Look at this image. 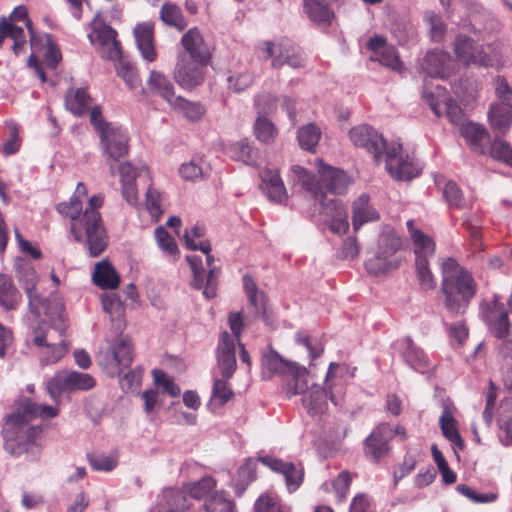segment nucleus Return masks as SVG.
<instances>
[{"label":"nucleus","instance_id":"nucleus-1","mask_svg":"<svg viewBox=\"0 0 512 512\" xmlns=\"http://www.w3.org/2000/svg\"><path fill=\"white\" fill-rule=\"evenodd\" d=\"M268 368L284 377L283 389L291 398L302 395V405L311 415L323 413L327 408L329 399L334 405H338L344 394L345 375L347 366L331 362L326 373L323 387L317 384H309V372L304 366L283 359L278 354L267 358Z\"/></svg>","mask_w":512,"mask_h":512},{"label":"nucleus","instance_id":"nucleus-2","mask_svg":"<svg viewBox=\"0 0 512 512\" xmlns=\"http://www.w3.org/2000/svg\"><path fill=\"white\" fill-rule=\"evenodd\" d=\"M292 180L314 199V213L317 222L323 223L336 234H345L349 229L348 213L346 208L334 198H328L326 191L332 194H342L348 184L349 177L340 169L328 166L321 160L318 161V172L323 184L316 180L315 175L299 165L291 168Z\"/></svg>","mask_w":512,"mask_h":512},{"label":"nucleus","instance_id":"nucleus-3","mask_svg":"<svg viewBox=\"0 0 512 512\" xmlns=\"http://www.w3.org/2000/svg\"><path fill=\"white\" fill-rule=\"evenodd\" d=\"M86 186L79 182L74 194L67 202L59 203V214L70 219V234L75 242L85 245L92 257L102 254L108 245V235L99 209L104 199L101 194L89 198L85 209L83 200L87 197Z\"/></svg>","mask_w":512,"mask_h":512},{"label":"nucleus","instance_id":"nucleus-4","mask_svg":"<svg viewBox=\"0 0 512 512\" xmlns=\"http://www.w3.org/2000/svg\"><path fill=\"white\" fill-rule=\"evenodd\" d=\"M57 415V407L31 400L23 401L16 412L6 417L2 431L4 449L12 456L22 455L41 433L40 427L30 425V420L38 416L53 418Z\"/></svg>","mask_w":512,"mask_h":512},{"label":"nucleus","instance_id":"nucleus-5","mask_svg":"<svg viewBox=\"0 0 512 512\" xmlns=\"http://www.w3.org/2000/svg\"><path fill=\"white\" fill-rule=\"evenodd\" d=\"M204 234L205 228L202 225L196 224L186 230L184 234V242L186 248L190 250H200L205 256L208 272L205 271L203 267V260L200 256L188 255L186 260L193 272V287L203 290V295L207 299H211L217 294L220 271L213 265L214 258L210 254L211 246L208 241L202 239Z\"/></svg>","mask_w":512,"mask_h":512},{"label":"nucleus","instance_id":"nucleus-6","mask_svg":"<svg viewBox=\"0 0 512 512\" xmlns=\"http://www.w3.org/2000/svg\"><path fill=\"white\" fill-rule=\"evenodd\" d=\"M441 269L446 308L453 313L463 312L476 294V283L472 275L453 258L443 260Z\"/></svg>","mask_w":512,"mask_h":512},{"label":"nucleus","instance_id":"nucleus-7","mask_svg":"<svg viewBox=\"0 0 512 512\" xmlns=\"http://www.w3.org/2000/svg\"><path fill=\"white\" fill-rule=\"evenodd\" d=\"M90 122L100 138V144L111 173L114 174L115 162L128 152V134L120 125L104 121L101 109L95 106L90 111Z\"/></svg>","mask_w":512,"mask_h":512},{"label":"nucleus","instance_id":"nucleus-8","mask_svg":"<svg viewBox=\"0 0 512 512\" xmlns=\"http://www.w3.org/2000/svg\"><path fill=\"white\" fill-rule=\"evenodd\" d=\"M15 267L17 278L28 297L30 311L35 314L36 317H41L42 314L47 316L50 322L59 319L61 324L58 325L57 328L62 330L65 327L62 315L63 304L57 302L55 306L56 310L52 312L51 303L42 301L37 290L38 274L29 261L19 257L15 261Z\"/></svg>","mask_w":512,"mask_h":512},{"label":"nucleus","instance_id":"nucleus-9","mask_svg":"<svg viewBox=\"0 0 512 512\" xmlns=\"http://www.w3.org/2000/svg\"><path fill=\"white\" fill-rule=\"evenodd\" d=\"M401 248L402 240L394 231L381 233L374 256L365 262L366 271L370 275L381 276L396 269L401 262L397 254Z\"/></svg>","mask_w":512,"mask_h":512},{"label":"nucleus","instance_id":"nucleus-10","mask_svg":"<svg viewBox=\"0 0 512 512\" xmlns=\"http://www.w3.org/2000/svg\"><path fill=\"white\" fill-rule=\"evenodd\" d=\"M406 225L415 246V268L419 285L423 290L433 289L436 282L428 266V257L434 254L435 243L431 237L416 228L414 220H408Z\"/></svg>","mask_w":512,"mask_h":512},{"label":"nucleus","instance_id":"nucleus-11","mask_svg":"<svg viewBox=\"0 0 512 512\" xmlns=\"http://www.w3.org/2000/svg\"><path fill=\"white\" fill-rule=\"evenodd\" d=\"M228 322L233 335L223 332L217 347L218 367L225 378H231L236 369L235 346L244 326L240 312L230 313Z\"/></svg>","mask_w":512,"mask_h":512},{"label":"nucleus","instance_id":"nucleus-12","mask_svg":"<svg viewBox=\"0 0 512 512\" xmlns=\"http://www.w3.org/2000/svg\"><path fill=\"white\" fill-rule=\"evenodd\" d=\"M53 340L51 327L46 321H42L33 328L30 342L37 349L42 365L54 364L68 352L69 343L65 339H61L59 343H55Z\"/></svg>","mask_w":512,"mask_h":512},{"label":"nucleus","instance_id":"nucleus-13","mask_svg":"<svg viewBox=\"0 0 512 512\" xmlns=\"http://www.w3.org/2000/svg\"><path fill=\"white\" fill-rule=\"evenodd\" d=\"M96 384L95 379L88 373L78 371H59L46 384L51 398L58 401L64 392L87 391Z\"/></svg>","mask_w":512,"mask_h":512},{"label":"nucleus","instance_id":"nucleus-14","mask_svg":"<svg viewBox=\"0 0 512 512\" xmlns=\"http://www.w3.org/2000/svg\"><path fill=\"white\" fill-rule=\"evenodd\" d=\"M423 98L437 117H441L445 112L449 121L456 126L461 127L463 123L467 122L463 110L456 101L447 95L445 88L437 85L435 91H431L429 83L425 80Z\"/></svg>","mask_w":512,"mask_h":512},{"label":"nucleus","instance_id":"nucleus-15","mask_svg":"<svg viewBox=\"0 0 512 512\" xmlns=\"http://www.w3.org/2000/svg\"><path fill=\"white\" fill-rule=\"evenodd\" d=\"M348 137L355 147L364 149L371 154L377 165L383 160L386 149L390 145L379 131L368 124L352 127L348 132Z\"/></svg>","mask_w":512,"mask_h":512},{"label":"nucleus","instance_id":"nucleus-16","mask_svg":"<svg viewBox=\"0 0 512 512\" xmlns=\"http://www.w3.org/2000/svg\"><path fill=\"white\" fill-rule=\"evenodd\" d=\"M384 157L386 170L396 180H410L421 172V167L413 158L403 156L400 143H390Z\"/></svg>","mask_w":512,"mask_h":512},{"label":"nucleus","instance_id":"nucleus-17","mask_svg":"<svg viewBox=\"0 0 512 512\" xmlns=\"http://www.w3.org/2000/svg\"><path fill=\"white\" fill-rule=\"evenodd\" d=\"M261 50L265 58H273L272 66L274 68L281 67L285 64L292 68L302 67L304 65V57L301 50L290 40H281L277 43L264 42Z\"/></svg>","mask_w":512,"mask_h":512},{"label":"nucleus","instance_id":"nucleus-18","mask_svg":"<svg viewBox=\"0 0 512 512\" xmlns=\"http://www.w3.org/2000/svg\"><path fill=\"white\" fill-rule=\"evenodd\" d=\"M209 62L189 58L178 54L173 76L177 84L184 89H193L205 80V70Z\"/></svg>","mask_w":512,"mask_h":512},{"label":"nucleus","instance_id":"nucleus-19","mask_svg":"<svg viewBox=\"0 0 512 512\" xmlns=\"http://www.w3.org/2000/svg\"><path fill=\"white\" fill-rule=\"evenodd\" d=\"M88 37L91 44L97 47L102 58L109 60H118L120 58V43L116 40V31L110 26L95 19L92 22V30Z\"/></svg>","mask_w":512,"mask_h":512},{"label":"nucleus","instance_id":"nucleus-20","mask_svg":"<svg viewBox=\"0 0 512 512\" xmlns=\"http://www.w3.org/2000/svg\"><path fill=\"white\" fill-rule=\"evenodd\" d=\"M120 174L121 194L123 199L131 206L139 204L136 179L150 180V171L145 165L133 166L130 163H121L118 166Z\"/></svg>","mask_w":512,"mask_h":512},{"label":"nucleus","instance_id":"nucleus-21","mask_svg":"<svg viewBox=\"0 0 512 512\" xmlns=\"http://www.w3.org/2000/svg\"><path fill=\"white\" fill-rule=\"evenodd\" d=\"M133 360L130 340L125 336L116 338L109 352L100 359L101 364L109 375H120L121 366L128 367Z\"/></svg>","mask_w":512,"mask_h":512},{"label":"nucleus","instance_id":"nucleus-22","mask_svg":"<svg viewBox=\"0 0 512 512\" xmlns=\"http://www.w3.org/2000/svg\"><path fill=\"white\" fill-rule=\"evenodd\" d=\"M259 461L273 472L283 475L287 490L295 492L303 482L304 469L301 464L285 462L273 456H263Z\"/></svg>","mask_w":512,"mask_h":512},{"label":"nucleus","instance_id":"nucleus-23","mask_svg":"<svg viewBox=\"0 0 512 512\" xmlns=\"http://www.w3.org/2000/svg\"><path fill=\"white\" fill-rule=\"evenodd\" d=\"M454 61L445 51L431 50L421 62L423 72L430 78L446 79L454 72Z\"/></svg>","mask_w":512,"mask_h":512},{"label":"nucleus","instance_id":"nucleus-24","mask_svg":"<svg viewBox=\"0 0 512 512\" xmlns=\"http://www.w3.org/2000/svg\"><path fill=\"white\" fill-rule=\"evenodd\" d=\"M456 407L454 403L446 398L442 401V413L439 418V425L443 436L448 439L455 451L464 449V441L459 433L458 422L455 418Z\"/></svg>","mask_w":512,"mask_h":512},{"label":"nucleus","instance_id":"nucleus-25","mask_svg":"<svg viewBox=\"0 0 512 512\" xmlns=\"http://www.w3.org/2000/svg\"><path fill=\"white\" fill-rule=\"evenodd\" d=\"M393 438V429L385 423L374 428L365 440V454L374 461H379L389 451V441Z\"/></svg>","mask_w":512,"mask_h":512},{"label":"nucleus","instance_id":"nucleus-26","mask_svg":"<svg viewBox=\"0 0 512 512\" xmlns=\"http://www.w3.org/2000/svg\"><path fill=\"white\" fill-rule=\"evenodd\" d=\"M368 47L372 51L370 59L378 61L395 71H401L403 64L399 59L396 49L386 44L384 38L374 37L368 42Z\"/></svg>","mask_w":512,"mask_h":512},{"label":"nucleus","instance_id":"nucleus-27","mask_svg":"<svg viewBox=\"0 0 512 512\" xmlns=\"http://www.w3.org/2000/svg\"><path fill=\"white\" fill-rule=\"evenodd\" d=\"M181 44L184 52L189 58L196 59L201 62H210L211 55L209 47L197 28L189 29L181 38Z\"/></svg>","mask_w":512,"mask_h":512},{"label":"nucleus","instance_id":"nucleus-28","mask_svg":"<svg viewBox=\"0 0 512 512\" xmlns=\"http://www.w3.org/2000/svg\"><path fill=\"white\" fill-rule=\"evenodd\" d=\"M457 60L465 66H481L484 47L475 43L471 38L458 35L454 43Z\"/></svg>","mask_w":512,"mask_h":512},{"label":"nucleus","instance_id":"nucleus-29","mask_svg":"<svg viewBox=\"0 0 512 512\" xmlns=\"http://www.w3.org/2000/svg\"><path fill=\"white\" fill-rule=\"evenodd\" d=\"M512 61V48L500 41L493 42L484 48L480 67H491L497 70L508 67Z\"/></svg>","mask_w":512,"mask_h":512},{"label":"nucleus","instance_id":"nucleus-30","mask_svg":"<svg viewBox=\"0 0 512 512\" xmlns=\"http://www.w3.org/2000/svg\"><path fill=\"white\" fill-rule=\"evenodd\" d=\"M189 507L184 491L179 489H164L157 497L151 512H184Z\"/></svg>","mask_w":512,"mask_h":512},{"label":"nucleus","instance_id":"nucleus-31","mask_svg":"<svg viewBox=\"0 0 512 512\" xmlns=\"http://www.w3.org/2000/svg\"><path fill=\"white\" fill-rule=\"evenodd\" d=\"M260 178L262 189L271 201L283 203L287 199V192L278 170L265 168L260 172Z\"/></svg>","mask_w":512,"mask_h":512},{"label":"nucleus","instance_id":"nucleus-32","mask_svg":"<svg viewBox=\"0 0 512 512\" xmlns=\"http://www.w3.org/2000/svg\"><path fill=\"white\" fill-rule=\"evenodd\" d=\"M134 36L143 59L154 62L157 59V52L154 46L153 24L150 22L138 24L134 29Z\"/></svg>","mask_w":512,"mask_h":512},{"label":"nucleus","instance_id":"nucleus-33","mask_svg":"<svg viewBox=\"0 0 512 512\" xmlns=\"http://www.w3.org/2000/svg\"><path fill=\"white\" fill-rule=\"evenodd\" d=\"M485 321L490 331L499 339L504 338L509 332L508 313L502 305L494 302L485 312Z\"/></svg>","mask_w":512,"mask_h":512},{"label":"nucleus","instance_id":"nucleus-34","mask_svg":"<svg viewBox=\"0 0 512 512\" xmlns=\"http://www.w3.org/2000/svg\"><path fill=\"white\" fill-rule=\"evenodd\" d=\"M147 87L153 94L165 100L169 106L177 99L175 87L169 78L162 72L152 70L146 81Z\"/></svg>","mask_w":512,"mask_h":512},{"label":"nucleus","instance_id":"nucleus-35","mask_svg":"<svg viewBox=\"0 0 512 512\" xmlns=\"http://www.w3.org/2000/svg\"><path fill=\"white\" fill-rule=\"evenodd\" d=\"M460 133L473 151L479 154L485 153L486 143L489 141V134L483 126L467 121L460 127Z\"/></svg>","mask_w":512,"mask_h":512},{"label":"nucleus","instance_id":"nucleus-36","mask_svg":"<svg viewBox=\"0 0 512 512\" xmlns=\"http://www.w3.org/2000/svg\"><path fill=\"white\" fill-rule=\"evenodd\" d=\"M92 279L95 285L102 289H115L120 283V277L115 268L107 260L95 265Z\"/></svg>","mask_w":512,"mask_h":512},{"label":"nucleus","instance_id":"nucleus-37","mask_svg":"<svg viewBox=\"0 0 512 512\" xmlns=\"http://www.w3.org/2000/svg\"><path fill=\"white\" fill-rule=\"evenodd\" d=\"M402 344V357L412 369L424 373L430 368L427 355L410 338L404 339Z\"/></svg>","mask_w":512,"mask_h":512},{"label":"nucleus","instance_id":"nucleus-38","mask_svg":"<svg viewBox=\"0 0 512 512\" xmlns=\"http://www.w3.org/2000/svg\"><path fill=\"white\" fill-rule=\"evenodd\" d=\"M379 219V213L370 205L369 197L361 195L353 203V228L358 230L362 225L368 222H374Z\"/></svg>","mask_w":512,"mask_h":512},{"label":"nucleus","instance_id":"nucleus-39","mask_svg":"<svg viewBox=\"0 0 512 512\" xmlns=\"http://www.w3.org/2000/svg\"><path fill=\"white\" fill-rule=\"evenodd\" d=\"M488 121L491 128L501 134L506 133L512 124V110L503 104L493 103L488 112Z\"/></svg>","mask_w":512,"mask_h":512},{"label":"nucleus","instance_id":"nucleus-40","mask_svg":"<svg viewBox=\"0 0 512 512\" xmlns=\"http://www.w3.org/2000/svg\"><path fill=\"white\" fill-rule=\"evenodd\" d=\"M20 302L21 294L13 280L7 275L0 274V306L5 310H14Z\"/></svg>","mask_w":512,"mask_h":512},{"label":"nucleus","instance_id":"nucleus-41","mask_svg":"<svg viewBox=\"0 0 512 512\" xmlns=\"http://www.w3.org/2000/svg\"><path fill=\"white\" fill-rule=\"evenodd\" d=\"M91 101L85 88H71L65 96V106L74 115H82L87 112Z\"/></svg>","mask_w":512,"mask_h":512},{"label":"nucleus","instance_id":"nucleus-42","mask_svg":"<svg viewBox=\"0 0 512 512\" xmlns=\"http://www.w3.org/2000/svg\"><path fill=\"white\" fill-rule=\"evenodd\" d=\"M227 153L234 160L251 166L256 165L259 159V151L253 148L246 139L230 144Z\"/></svg>","mask_w":512,"mask_h":512},{"label":"nucleus","instance_id":"nucleus-43","mask_svg":"<svg viewBox=\"0 0 512 512\" xmlns=\"http://www.w3.org/2000/svg\"><path fill=\"white\" fill-rule=\"evenodd\" d=\"M256 466V460L249 458L239 467L237 476L232 481V486L238 496H241L249 483L255 479Z\"/></svg>","mask_w":512,"mask_h":512},{"label":"nucleus","instance_id":"nucleus-44","mask_svg":"<svg viewBox=\"0 0 512 512\" xmlns=\"http://www.w3.org/2000/svg\"><path fill=\"white\" fill-rule=\"evenodd\" d=\"M244 289L247 293L250 304L255 308L256 314L267 321L266 316V296L264 293L259 292L255 282L249 276L243 278Z\"/></svg>","mask_w":512,"mask_h":512},{"label":"nucleus","instance_id":"nucleus-45","mask_svg":"<svg viewBox=\"0 0 512 512\" xmlns=\"http://www.w3.org/2000/svg\"><path fill=\"white\" fill-rule=\"evenodd\" d=\"M170 107L193 122L199 121L206 112L199 102H191L181 96H178Z\"/></svg>","mask_w":512,"mask_h":512},{"label":"nucleus","instance_id":"nucleus-46","mask_svg":"<svg viewBox=\"0 0 512 512\" xmlns=\"http://www.w3.org/2000/svg\"><path fill=\"white\" fill-rule=\"evenodd\" d=\"M501 375L504 386L512 390V341H504L499 346Z\"/></svg>","mask_w":512,"mask_h":512},{"label":"nucleus","instance_id":"nucleus-47","mask_svg":"<svg viewBox=\"0 0 512 512\" xmlns=\"http://www.w3.org/2000/svg\"><path fill=\"white\" fill-rule=\"evenodd\" d=\"M304 10L311 21L319 24H329L333 17L330 8L319 0H304Z\"/></svg>","mask_w":512,"mask_h":512},{"label":"nucleus","instance_id":"nucleus-48","mask_svg":"<svg viewBox=\"0 0 512 512\" xmlns=\"http://www.w3.org/2000/svg\"><path fill=\"white\" fill-rule=\"evenodd\" d=\"M154 237L158 248L173 261L179 258V248L176 240L171 236L164 227L160 226L155 229Z\"/></svg>","mask_w":512,"mask_h":512},{"label":"nucleus","instance_id":"nucleus-49","mask_svg":"<svg viewBox=\"0 0 512 512\" xmlns=\"http://www.w3.org/2000/svg\"><path fill=\"white\" fill-rule=\"evenodd\" d=\"M161 20L177 30L182 31L187 27V22L181 12V9L175 4L165 3L160 10Z\"/></svg>","mask_w":512,"mask_h":512},{"label":"nucleus","instance_id":"nucleus-50","mask_svg":"<svg viewBox=\"0 0 512 512\" xmlns=\"http://www.w3.org/2000/svg\"><path fill=\"white\" fill-rule=\"evenodd\" d=\"M222 377L223 379L214 380L212 396L209 403L210 407L213 409L223 406L233 396V392L227 382L229 378H225L223 375Z\"/></svg>","mask_w":512,"mask_h":512},{"label":"nucleus","instance_id":"nucleus-51","mask_svg":"<svg viewBox=\"0 0 512 512\" xmlns=\"http://www.w3.org/2000/svg\"><path fill=\"white\" fill-rule=\"evenodd\" d=\"M352 477L350 473L343 471L331 482H325L322 488L326 492L334 491L339 502L346 499Z\"/></svg>","mask_w":512,"mask_h":512},{"label":"nucleus","instance_id":"nucleus-52","mask_svg":"<svg viewBox=\"0 0 512 512\" xmlns=\"http://www.w3.org/2000/svg\"><path fill=\"white\" fill-rule=\"evenodd\" d=\"M297 137L301 148L312 151L320 140L321 131L315 124L309 123L299 129Z\"/></svg>","mask_w":512,"mask_h":512},{"label":"nucleus","instance_id":"nucleus-53","mask_svg":"<svg viewBox=\"0 0 512 512\" xmlns=\"http://www.w3.org/2000/svg\"><path fill=\"white\" fill-rule=\"evenodd\" d=\"M117 75L121 77L129 89L135 90L141 85L138 71L134 65L127 61L120 60L115 65Z\"/></svg>","mask_w":512,"mask_h":512},{"label":"nucleus","instance_id":"nucleus-54","mask_svg":"<svg viewBox=\"0 0 512 512\" xmlns=\"http://www.w3.org/2000/svg\"><path fill=\"white\" fill-rule=\"evenodd\" d=\"M88 460L95 471L111 472L118 465V454L116 452L109 454L97 453L89 455Z\"/></svg>","mask_w":512,"mask_h":512},{"label":"nucleus","instance_id":"nucleus-55","mask_svg":"<svg viewBox=\"0 0 512 512\" xmlns=\"http://www.w3.org/2000/svg\"><path fill=\"white\" fill-rule=\"evenodd\" d=\"M500 439L506 446L512 444V403L501 407V414L498 420Z\"/></svg>","mask_w":512,"mask_h":512},{"label":"nucleus","instance_id":"nucleus-56","mask_svg":"<svg viewBox=\"0 0 512 512\" xmlns=\"http://www.w3.org/2000/svg\"><path fill=\"white\" fill-rule=\"evenodd\" d=\"M204 162L201 159H192L189 162L183 163L179 168L180 176L187 181H198L205 177L207 170L204 167Z\"/></svg>","mask_w":512,"mask_h":512},{"label":"nucleus","instance_id":"nucleus-57","mask_svg":"<svg viewBox=\"0 0 512 512\" xmlns=\"http://www.w3.org/2000/svg\"><path fill=\"white\" fill-rule=\"evenodd\" d=\"M490 156L512 168V147L501 138H495L490 147Z\"/></svg>","mask_w":512,"mask_h":512},{"label":"nucleus","instance_id":"nucleus-58","mask_svg":"<svg viewBox=\"0 0 512 512\" xmlns=\"http://www.w3.org/2000/svg\"><path fill=\"white\" fill-rule=\"evenodd\" d=\"M162 200V193L150 185L146 192L145 205L147 211L154 221H158L163 214Z\"/></svg>","mask_w":512,"mask_h":512},{"label":"nucleus","instance_id":"nucleus-59","mask_svg":"<svg viewBox=\"0 0 512 512\" xmlns=\"http://www.w3.org/2000/svg\"><path fill=\"white\" fill-rule=\"evenodd\" d=\"M297 344L306 348L311 361L320 357L324 351L322 342L316 338L307 335L304 332H298L295 336Z\"/></svg>","mask_w":512,"mask_h":512},{"label":"nucleus","instance_id":"nucleus-60","mask_svg":"<svg viewBox=\"0 0 512 512\" xmlns=\"http://www.w3.org/2000/svg\"><path fill=\"white\" fill-rule=\"evenodd\" d=\"M254 134L261 142L270 143L276 138L277 129L267 118L258 117L254 126Z\"/></svg>","mask_w":512,"mask_h":512},{"label":"nucleus","instance_id":"nucleus-61","mask_svg":"<svg viewBox=\"0 0 512 512\" xmlns=\"http://www.w3.org/2000/svg\"><path fill=\"white\" fill-rule=\"evenodd\" d=\"M443 195L450 207L464 208L469 205L463 198L460 188L451 180L444 183Z\"/></svg>","mask_w":512,"mask_h":512},{"label":"nucleus","instance_id":"nucleus-62","mask_svg":"<svg viewBox=\"0 0 512 512\" xmlns=\"http://www.w3.org/2000/svg\"><path fill=\"white\" fill-rule=\"evenodd\" d=\"M207 512H235V506L223 492L215 493L204 504Z\"/></svg>","mask_w":512,"mask_h":512},{"label":"nucleus","instance_id":"nucleus-63","mask_svg":"<svg viewBox=\"0 0 512 512\" xmlns=\"http://www.w3.org/2000/svg\"><path fill=\"white\" fill-rule=\"evenodd\" d=\"M216 482L212 477H204L201 480L188 485V493L192 498L202 499L211 492Z\"/></svg>","mask_w":512,"mask_h":512},{"label":"nucleus","instance_id":"nucleus-64","mask_svg":"<svg viewBox=\"0 0 512 512\" xmlns=\"http://www.w3.org/2000/svg\"><path fill=\"white\" fill-rule=\"evenodd\" d=\"M425 21L429 26L431 39L435 42L441 41L444 37L446 27L440 16L434 12H427L425 13Z\"/></svg>","mask_w":512,"mask_h":512}]
</instances>
